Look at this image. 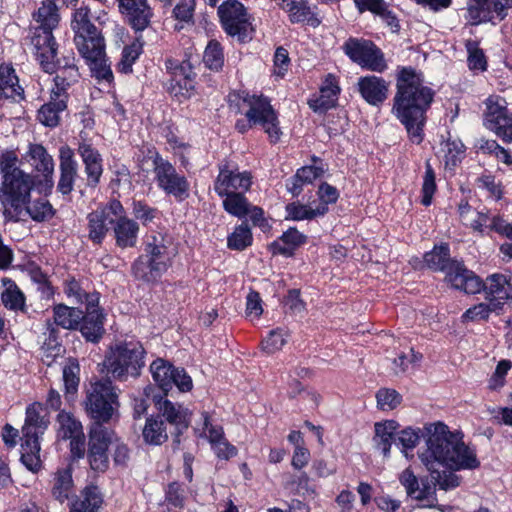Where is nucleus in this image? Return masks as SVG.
Wrapping results in <instances>:
<instances>
[{"mask_svg":"<svg viewBox=\"0 0 512 512\" xmlns=\"http://www.w3.org/2000/svg\"><path fill=\"white\" fill-rule=\"evenodd\" d=\"M421 437L425 448L418 452V457L440 489L458 487L460 477L455 472L473 470L480 465L475 449L465 444L462 433L451 431L443 422L425 424L423 429L406 427L398 432L396 443L402 447L406 458Z\"/></svg>","mask_w":512,"mask_h":512,"instance_id":"obj_1","label":"nucleus"},{"mask_svg":"<svg viewBox=\"0 0 512 512\" xmlns=\"http://www.w3.org/2000/svg\"><path fill=\"white\" fill-rule=\"evenodd\" d=\"M434 94L424 84L421 72L412 67H398L391 112L404 125L409 139L415 144L423 140L426 112L433 102Z\"/></svg>","mask_w":512,"mask_h":512,"instance_id":"obj_2","label":"nucleus"},{"mask_svg":"<svg viewBox=\"0 0 512 512\" xmlns=\"http://www.w3.org/2000/svg\"><path fill=\"white\" fill-rule=\"evenodd\" d=\"M71 29L74 32L75 46L90 67L92 75L99 81L110 83L113 73L107 62L104 38L91 22L90 9L87 6L75 10Z\"/></svg>","mask_w":512,"mask_h":512,"instance_id":"obj_3","label":"nucleus"},{"mask_svg":"<svg viewBox=\"0 0 512 512\" xmlns=\"http://www.w3.org/2000/svg\"><path fill=\"white\" fill-rule=\"evenodd\" d=\"M18 157L13 151L0 156V204L6 220L17 222L24 204L29 202L34 187L33 177L18 166Z\"/></svg>","mask_w":512,"mask_h":512,"instance_id":"obj_4","label":"nucleus"},{"mask_svg":"<svg viewBox=\"0 0 512 512\" xmlns=\"http://www.w3.org/2000/svg\"><path fill=\"white\" fill-rule=\"evenodd\" d=\"M144 253L132 263V275L147 284L158 282L172 266L177 251L167 234L152 231L144 239Z\"/></svg>","mask_w":512,"mask_h":512,"instance_id":"obj_5","label":"nucleus"},{"mask_svg":"<svg viewBox=\"0 0 512 512\" xmlns=\"http://www.w3.org/2000/svg\"><path fill=\"white\" fill-rule=\"evenodd\" d=\"M35 26L32 28L31 44L35 56L45 72L55 68L54 58L57 54V45L53 30L60 22L59 7L54 0H43L40 6L32 13Z\"/></svg>","mask_w":512,"mask_h":512,"instance_id":"obj_6","label":"nucleus"},{"mask_svg":"<svg viewBox=\"0 0 512 512\" xmlns=\"http://www.w3.org/2000/svg\"><path fill=\"white\" fill-rule=\"evenodd\" d=\"M231 108L237 112H244L249 123L260 126L268 135L271 143H277L282 135L278 116L270 104V101L262 96L249 93L229 94Z\"/></svg>","mask_w":512,"mask_h":512,"instance_id":"obj_7","label":"nucleus"},{"mask_svg":"<svg viewBox=\"0 0 512 512\" xmlns=\"http://www.w3.org/2000/svg\"><path fill=\"white\" fill-rule=\"evenodd\" d=\"M424 262L432 270L444 271L447 282L455 289L467 294L480 292L481 279L462 263L450 259L447 244L435 246L432 251L426 253Z\"/></svg>","mask_w":512,"mask_h":512,"instance_id":"obj_8","label":"nucleus"},{"mask_svg":"<svg viewBox=\"0 0 512 512\" xmlns=\"http://www.w3.org/2000/svg\"><path fill=\"white\" fill-rule=\"evenodd\" d=\"M40 403H32L26 408L25 423L22 427L21 461L24 466L37 472L42 467L40 457V437L46 431L49 421Z\"/></svg>","mask_w":512,"mask_h":512,"instance_id":"obj_9","label":"nucleus"},{"mask_svg":"<svg viewBox=\"0 0 512 512\" xmlns=\"http://www.w3.org/2000/svg\"><path fill=\"white\" fill-rule=\"evenodd\" d=\"M145 350L139 342H119L111 346L104 360L108 373L119 380L137 377L144 367Z\"/></svg>","mask_w":512,"mask_h":512,"instance_id":"obj_10","label":"nucleus"},{"mask_svg":"<svg viewBox=\"0 0 512 512\" xmlns=\"http://www.w3.org/2000/svg\"><path fill=\"white\" fill-rule=\"evenodd\" d=\"M85 406L95 423L109 421L117 410L118 394L110 380L90 383L87 388Z\"/></svg>","mask_w":512,"mask_h":512,"instance_id":"obj_11","label":"nucleus"},{"mask_svg":"<svg viewBox=\"0 0 512 512\" xmlns=\"http://www.w3.org/2000/svg\"><path fill=\"white\" fill-rule=\"evenodd\" d=\"M343 50L363 69L383 73L388 68L383 52L370 40L349 38L344 43Z\"/></svg>","mask_w":512,"mask_h":512,"instance_id":"obj_12","label":"nucleus"},{"mask_svg":"<svg viewBox=\"0 0 512 512\" xmlns=\"http://www.w3.org/2000/svg\"><path fill=\"white\" fill-rule=\"evenodd\" d=\"M154 179L157 186L168 195L184 199L188 195L189 182L176 168L158 152L152 156Z\"/></svg>","mask_w":512,"mask_h":512,"instance_id":"obj_13","label":"nucleus"},{"mask_svg":"<svg viewBox=\"0 0 512 512\" xmlns=\"http://www.w3.org/2000/svg\"><path fill=\"white\" fill-rule=\"evenodd\" d=\"M510 3V0H468L465 19L473 26L496 25L507 17Z\"/></svg>","mask_w":512,"mask_h":512,"instance_id":"obj_14","label":"nucleus"},{"mask_svg":"<svg viewBox=\"0 0 512 512\" xmlns=\"http://www.w3.org/2000/svg\"><path fill=\"white\" fill-rule=\"evenodd\" d=\"M114 432L101 423H94L89 432L88 460L91 469L105 472L109 467L108 448L113 444Z\"/></svg>","mask_w":512,"mask_h":512,"instance_id":"obj_15","label":"nucleus"},{"mask_svg":"<svg viewBox=\"0 0 512 512\" xmlns=\"http://www.w3.org/2000/svg\"><path fill=\"white\" fill-rule=\"evenodd\" d=\"M218 15L224 31L230 36L244 40L251 27V16L246 7L237 0H226L218 7Z\"/></svg>","mask_w":512,"mask_h":512,"instance_id":"obj_16","label":"nucleus"},{"mask_svg":"<svg viewBox=\"0 0 512 512\" xmlns=\"http://www.w3.org/2000/svg\"><path fill=\"white\" fill-rule=\"evenodd\" d=\"M485 125L504 142H512V117L507 109V102L498 95L486 99Z\"/></svg>","mask_w":512,"mask_h":512,"instance_id":"obj_17","label":"nucleus"},{"mask_svg":"<svg viewBox=\"0 0 512 512\" xmlns=\"http://www.w3.org/2000/svg\"><path fill=\"white\" fill-rule=\"evenodd\" d=\"M150 371L154 381L164 391H168L173 385L182 392L190 391L193 387L192 379L184 369L175 368L162 358L151 363Z\"/></svg>","mask_w":512,"mask_h":512,"instance_id":"obj_18","label":"nucleus"},{"mask_svg":"<svg viewBox=\"0 0 512 512\" xmlns=\"http://www.w3.org/2000/svg\"><path fill=\"white\" fill-rule=\"evenodd\" d=\"M122 204L113 199L87 215L88 237L95 244H101L113 224L115 215H121Z\"/></svg>","mask_w":512,"mask_h":512,"instance_id":"obj_19","label":"nucleus"},{"mask_svg":"<svg viewBox=\"0 0 512 512\" xmlns=\"http://www.w3.org/2000/svg\"><path fill=\"white\" fill-rule=\"evenodd\" d=\"M251 183L250 173L240 172L236 165L226 162L219 166V174L214 182V190L220 197H224L228 193L248 191Z\"/></svg>","mask_w":512,"mask_h":512,"instance_id":"obj_20","label":"nucleus"},{"mask_svg":"<svg viewBox=\"0 0 512 512\" xmlns=\"http://www.w3.org/2000/svg\"><path fill=\"white\" fill-rule=\"evenodd\" d=\"M25 159L44 177L39 184V191L45 194L51 193L54 186V160L52 156L41 144H29Z\"/></svg>","mask_w":512,"mask_h":512,"instance_id":"obj_21","label":"nucleus"},{"mask_svg":"<svg viewBox=\"0 0 512 512\" xmlns=\"http://www.w3.org/2000/svg\"><path fill=\"white\" fill-rule=\"evenodd\" d=\"M166 68L170 74L168 92L175 97H188L194 89L192 68L189 63L169 59L166 61Z\"/></svg>","mask_w":512,"mask_h":512,"instance_id":"obj_22","label":"nucleus"},{"mask_svg":"<svg viewBox=\"0 0 512 512\" xmlns=\"http://www.w3.org/2000/svg\"><path fill=\"white\" fill-rule=\"evenodd\" d=\"M119 12L136 31H144L150 24L153 12L147 0H116Z\"/></svg>","mask_w":512,"mask_h":512,"instance_id":"obj_23","label":"nucleus"},{"mask_svg":"<svg viewBox=\"0 0 512 512\" xmlns=\"http://www.w3.org/2000/svg\"><path fill=\"white\" fill-rule=\"evenodd\" d=\"M55 68L50 73H56L54 77V86L51 91L54 95L68 98L67 90L75 82L78 81L79 72L75 64L73 54L65 56L63 60L54 61Z\"/></svg>","mask_w":512,"mask_h":512,"instance_id":"obj_24","label":"nucleus"},{"mask_svg":"<svg viewBox=\"0 0 512 512\" xmlns=\"http://www.w3.org/2000/svg\"><path fill=\"white\" fill-rule=\"evenodd\" d=\"M357 89L369 105L380 106L388 98L389 83L382 77L366 75L358 79Z\"/></svg>","mask_w":512,"mask_h":512,"instance_id":"obj_25","label":"nucleus"},{"mask_svg":"<svg viewBox=\"0 0 512 512\" xmlns=\"http://www.w3.org/2000/svg\"><path fill=\"white\" fill-rule=\"evenodd\" d=\"M99 295H92L89 305L86 306L85 314L82 312L80 331L82 335L91 342H97L104 332L103 315L98 308Z\"/></svg>","mask_w":512,"mask_h":512,"instance_id":"obj_26","label":"nucleus"},{"mask_svg":"<svg viewBox=\"0 0 512 512\" xmlns=\"http://www.w3.org/2000/svg\"><path fill=\"white\" fill-rule=\"evenodd\" d=\"M59 161L60 178L57 190L61 194L67 195L73 190L78 171V164L75 160L73 149L66 144L62 145L59 148Z\"/></svg>","mask_w":512,"mask_h":512,"instance_id":"obj_27","label":"nucleus"},{"mask_svg":"<svg viewBox=\"0 0 512 512\" xmlns=\"http://www.w3.org/2000/svg\"><path fill=\"white\" fill-rule=\"evenodd\" d=\"M113 225V233L118 247L125 249L136 246L139 224L125 215L123 206L121 215H115Z\"/></svg>","mask_w":512,"mask_h":512,"instance_id":"obj_28","label":"nucleus"},{"mask_svg":"<svg viewBox=\"0 0 512 512\" xmlns=\"http://www.w3.org/2000/svg\"><path fill=\"white\" fill-rule=\"evenodd\" d=\"M77 151L85 167L87 183L95 187L103 173L102 156L95 147L85 141L79 143Z\"/></svg>","mask_w":512,"mask_h":512,"instance_id":"obj_29","label":"nucleus"},{"mask_svg":"<svg viewBox=\"0 0 512 512\" xmlns=\"http://www.w3.org/2000/svg\"><path fill=\"white\" fill-rule=\"evenodd\" d=\"M159 412L161 416L165 418V420L174 427V432L176 438L188 428L190 423V413L189 410L181 404L173 403L168 399H164L163 401H159L158 403Z\"/></svg>","mask_w":512,"mask_h":512,"instance_id":"obj_30","label":"nucleus"},{"mask_svg":"<svg viewBox=\"0 0 512 512\" xmlns=\"http://www.w3.org/2000/svg\"><path fill=\"white\" fill-rule=\"evenodd\" d=\"M481 289L485 291V298L492 304H497L502 310L505 301L512 297V286L504 275L493 274L486 279L485 284L481 282Z\"/></svg>","mask_w":512,"mask_h":512,"instance_id":"obj_31","label":"nucleus"},{"mask_svg":"<svg viewBox=\"0 0 512 512\" xmlns=\"http://www.w3.org/2000/svg\"><path fill=\"white\" fill-rule=\"evenodd\" d=\"M340 87L335 76L329 74L324 79L319 95L309 100V105L314 111H326L333 108L338 100Z\"/></svg>","mask_w":512,"mask_h":512,"instance_id":"obj_32","label":"nucleus"},{"mask_svg":"<svg viewBox=\"0 0 512 512\" xmlns=\"http://www.w3.org/2000/svg\"><path fill=\"white\" fill-rule=\"evenodd\" d=\"M399 481L405 488L406 493L409 497L418 501H427V504L423 506L432 507L435 500V490L429 485H423L420 487L419 482L415 474L411 469L407 468L399 475Z\"/></svg>","mask_w":512,"mask_h":512,"instance_id":"obj_33","label":"nucleus"},{"mask_svg":"<svg viewBox=\"0 0 512 512\" xmlns=\"http://www.w3.org/2000/svg\"><path fill=\"white\" fill-rule=\"evenodd\" d=\"M24 90L12 66L0 65V96L13 101L23 99Z\"/></svg>","mask_w":512,"mask_h":512,"instance_id":"obj_34","label":"nucleus"},{"mask_svg":"<svg viewBox=\"0 0 512 512\" xmlns=\"http://www.w3.org/2000/svg\"><path fill=\"white\" fill-rule=\"evenodd\" d=\"M307 236L295 227H290L288 230L271 244V249L274 254H280L284 256H292L294 251L305 244Z\"/></svg>","mask_w":512,"mask_h":512,"instance_id":"obj_35","label":"nucleus"},{"mask_svg":"<svg viewBox=\"0 0 512 512\" xmlns=\"http://www.w3.org/2000/svg\"><path fill=\"white\" fill-rule=\"evenodd\" d=\"M375 436L373 438L375 448L379 450L385 458L390 456L392 442L399 428V424L394 420L375 423Z\"/></svg>","mask_w":512,"mask_h":512,"instance_id":"obj_36","label":"nucleus"},{"mask_svg":"<svg viewBox=\"0 0 512 512\" xmlns=\"http://www.w3.org/2000/svg\"><path fill=\"white\" fill-rule=\"evenodd\" d=\"M286 219L293 221L313 220L324 216L328 212L325 204H304L294 201L286 205Z\"/></svg>","mask_w":512,"mask_h":512,"instance_id":"obj_37","label":"nucleus"},{"mask_svg":"<svg viewBox=\"0 0 512 512\" xmlns=\"http://www.w3.org/2000/svg\"><path fill=\"white\" fill-rule=\"evenodd\" d=\"M66 97L56 96L51 92L50 101L38 111V120L45 126L55 127L59 124L60 113L66 108Z\"/></svg>","mask_w":512,"mask_h":512,"instance_id":"obj_38","label":"nucleus"},{"mask_svg":"<svg viewBox=\"0 0 512 512\" xmlns=\"http://www.w3.org/2000/svg\"><path fill=\"white\" fill-rule=\"evenodd\" d=\"M282 9L288 13L292 23H304L312 27L320 24V20L314 15L306 0H293L282 6Z\"/></svg>","mask_w":512,"mask_h":512,"instance_id":"obj_39","label":"nucleus"},{"mask_svg":"<svg viewBox=\"0 0 512 512\" xmlns=\"http://www.w3.org/2000/svg\"><path fill=\"white\" fill-rule=\"evenodd\" d=\"M56 431L57 437L63 440L79 437L84 433L81 422L72 413L66 411L58 414Z\"/></svg>","mask_w":512,"mask_h":512,"instance_id":"obj_40","label":"nucleus"},{"mask_svg":"<svg viewBox=\"0 0 512 512\" xmlns=\"http://www.w3.org/2000/svg\"><path fill=\"white\" fill-rule=\"evenodd\" d=\"M144 441L150 445H161L168 439V432L165 422L160 417H149L146 419L142 431Z\"/></svg>","mask_w":512,"mask_h":512,"instance_id":"obj_41","label":"nucleus"},{"mask_svg":"<svg viewBox=\"0 0 512 512\" xmlns=\"http://www.w3.org/2000/svg\"><path fill=\"white\" fill-rule=\"evenodd\" d=\"M195 432L198 437L207 439L211 446L226 439L222 426L215 423L206 412L201 414V422L195 427Z\"/></svg>","mask_w":512,"mask_h":512,"instance_id":"obj_42","label":"nucleus"},{"mask_svg":"<svg viewBox=\"0 0 512 512\" xmlns=\"http://www.w3.org/2000/svg\"><path fill=\"white\" fill-rule=\"evenodd\" d=\"M102 496L96 486L86 487L79 500L71 507V512H97L102 504Z\"/></svg>","mask_w":512,"mask_h":512,"instance_id":"obj_43","label":"nucleus"},{"mask_svg":"<svg viewBox=\"0 0 512 512\" xmlns=\"http://www.w3.org/2000/svg\"><path fill=\"white\" fill-rule=\"evenodd\" d=\"M54 322L64 329L78 328L82 318V311L78 308L68 307L64 304L56 305L53 309Z\"/></svg>","mask_w":512,"mask_h":512,"instance_id":"obj_44","label":"nucleus"},{"mask_svg":"<svg viewBox=\"0 0 512 512\" xmlns=\"http://www.w3.org/2000/svg\"><path fill=\"white\" fill-rule=\"evenodd\" d=\"M465 48L467 51V65L469 70L473 73L485 72L488 68L487 57L479 47V42L473 39H467L465 41Z\"/></svg>","mask_w":512,"mask_h":512,"instance_id":"obj_45","label":"nucleus"},{"mask_svg":"<svg viewBox=\"0 0 512 512\" xmlns=\"http://www.w3.org/2000/svg\"><path fill=\"white\" fill-rule=\"evenodd\" d=\"M23 210L19 216V221L25 220L27 217L34 221H44L51 218L54 214L52 205L44 199H38L33 202L29 200L27 204H24Z\"/></svg>","mask_w":512,"mask_h":512,"instance_id":"obj_46","label":"nucleus"},{"mask_svg":"<svg viewBox=\"0 0 512 512\" xmlns=\"http://www.w3.org/2000/svg\"><path fill=\"white\" fill-rule=\"evenodd\" d=\"M439 153L444 158L446 166L454 167L464 155V145L458 139L448 138L441 142Z\"/></svg>","mask_w":512,"mask_h":512,"instance_id":"obj_47","label":"nucleus"},{"mask_svg":"<svg viewBox=\"0 0 512 512\" xmlns=\"http://www.w3.org/2000/svg\"><path fill=\"white\" fill-rule=\"evenodd\" d=\"M244 193L245 192L225 194V199L223 200L225 211L238 218L245 217L249 212V204Z\"/></svg>","mask_w":512,"mask_h":512,"instance_id":"obj_48","label":"nucleus"},{"mask_svg":"<svg viewBox=\"0 0 512 512\" xmlns=\"http://www.w3.org/2000/svg\"><path fill=\"white\" fill-rule=\"evenodd\" d=\"M64 293L72 302L85 304V306L89 305L90 296L98 295V293L88 292L83 286V282L78 281L75 278H70L65 281Z\"/></svg>","mask_w":512,"mask_h":512,"instance_id":"obj_49","label":"nucleus"},{"mask_svg":"<svg viewBox=\"0 0 512 512\" xmlns=\"http://www.w3.org/2000/svg\"><path fill=\"white\" fill-rule=\"evenodd\" d=\"M5 289L1 294L4 306L11 310H20L24 307L25 297L17 285L11 280H4Z\"/></svg>","mask_w":512,"mask_h":512,"instance_id":"obj_50","label":"nucleus"},{"mask_svg":"<svg viewBox=\"0 0 512 512\" xmlns=\"http://www.w3.org/2000/svg\"><path fill=\"white\" fill-rule=\"evenodd\" d=\"M253 237L247 224L242 223L235 227L234 231L228 236L227 246L232 250L242 251L252 244Z\"/></svg>","mask_w":512,"mask_h":512,"instance_id":"obj_51","label":"nucleus"},{"mask_svg":"<svg viewBox=\"0 0 512 512\" xmlns=\"http://www.w3.org/2000/svg\"><path fill=\"white\" fill-rule=\"evenodd\" d=\"M143 51V43L137 38L130 45L124 47L122 57L118 63V70L122 73L132 71V66Z\"/></svg>","mask_w":512,"mask_h":512,"instance_id":"obj_52","label":"nucleus"},{"mask_svg":"<svg viewBox=\"0 0 512 512\" xmlns=\"http://www.w3.org/2000/svg\"><path fill=\"white\" fill-rule=\"evenodd\" d=\"M72 485L73 481L71 470L66 468L58 471L54 478V485L52 489L53 496L60 502H63L68 498Z\"/></svg>","mask_w":512,"mask_h":512,"instance_id":"obj_53","label":"nucleus"},{"mask_svg":"<svg viewBox=\"0 0 512 512\" xmlns=\"http://www.w3.org/2000/svg\"><path fill=\"white\" fill-rule=\"evenodd\" d=\"M79 372L80 367L78 362L75 359H68L62 372L65 393L67 396H73L77 392L80 381Z\"/></svg>","mask_w":512,"mask_h":512,"instance_id":"obj_54","label":"nucleus"},{"mask_svg":"<svg viewBox=\"0 0 512 512\" xmlns=\"http://www.w3.org/2000/svg\"><path fill=\"white\" fill-rule=\"evenodd\" d=\"M203 61L211 70L218 71L222 68L224 63V54L219 42L216 40L209 41L204 51Z\"/></svg>","mask_w":512,"mask_h":512,"instance_id":"obj_55","label":"nucleus"},{"mask_svg":"<svg viewBox=\"0 0 512 512\" xmlns=\"http://www.w3.org/2000/svg\"><path fill=\"white\" fill-rule=\"evenodd\" d=\"M500 306L490 302L479 303L467 309L462 315L463 322L480 321L488 319L491 312H499Z\"/></svg>","mask_w":512,"mask_h":512,"instance_id":"obj_56","label":"nucleus"},{"mask_svg":"<svg viewBox=\"0 0 512 512\" xmlns=\"http://www.w3.org/2000/svg\"><path fill=\"white\" fill-rule=\"evenodd\" d=\"M436 191L435 172L431 164L427 161L425 164V173L421 188V203L429 206L432 203L433 195Z\"/></svg>","mask_w":512,"mask_h":512,"instance_id":"obj_57","label":"nucleus"},{"mask_svg":"<svg viewBox=\"0 0 512 512\" xmlns=\"http://www.w3.org/2000/svg\"><path fill=\"white\" fill-rule=\"evenodd\" d=\"M288 332L285 329L277 328L271 330L266 338L262 341V348L265 352L273 354L286 344Z\"/></svg>","mask_w":512,"mask_h":512,"instance_id":"obj_58","label":"nucleus"},{"mask_svg":"<svg viewBox=\"0 0 512 512\" xmlns=\"http://www.w3.org/2000/svg\"><path fill=\"white\" fill-rule=\"evenodd\" d=\"M377 405L383 411L398 407L402 401L401 395L394 389L382 388L376 394Z\"/></svg>","mask_w":512,"mask_h":512,"instance_id":"obj_59","label":"nucleus"},{"mask_svg":"<svg viewBox=\"0 0 512 512\" xmlns=\"http://www.w3.org/2000/svg\"><path fill=\"white\" fill-rule=\"evenodd\" d=\"M134 217L144 226L150 224L159 217L160 212L142 201H134L132 204Z\"/></svg>","mask_w":512,"mask_h":512,"instance_id":"obj_60","label":"nucleus"},{"mask_svg":"<svg viewBox=\"0 0 512 512\" xmlns=\"http://www.w3.org/2000/svg\"><path fill=\"white\" fill-rule=\"evenodd\" d=\"M290 66L288 51L283 47H278L274 54L273 75L283 78Z\"/></svg>","mask_w":512,"mask_h":512,"instance_id":"obj_61","label":"nucleus"},{"mask_svg":"<svg viewBox=\"0 0 512 512\" xmlns=\"http://www.w3.org/2000/svg\"><path fill=\"white\" fill-rule=\"evenodd\" d=\"M511 368V362L502 360L498 363L495 372L489 379L488 387L491 390H498L503 387L505 383V377Z\"/></svg>","mask_w":512,"mask_h":512,"instance_id":"obj_62","label":"nucleus"},{"mask_svg":"<svg viewBox=\"0 0 512 512\" xmlns=\"http://www.w3.org/2000/svg\"><path fill=\"white\" fill-rule=\"evenodd\" d=\"M195 0H180L173 10L175 18L179 21L189 22L193 17Z\"/></svg>","mask_w":512,"mask_h":512,"instance_id":"obj_63","label":"nucleus"},{"mask_svg":"<svg viewBox=\"0 0 512 512\" xmlns=\"http://www.w3.org/2000/svg\"><path fill=\"white\" fill-rule=\"evenodd\" d=\"M422 359V355L410 349L408 354H401L395 360L394 364L399 367L400 372H406L410 367L417 365Z\"/></svg>","mask_w":512,"mask_h":512,"instance_id":"obj_64","label":"nucleus"}]
</instances>
